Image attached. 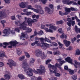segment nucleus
I'll use <instances>...</instances> for the list:
<instances>
[{"instance_id": "obj_1", "label": "nucleus", "mask_w": 80, "mask_h": 80, "mask_svg": "<svg viewBox=\"0 0 80 80\" xmlns=\"http://www.w3.org/2000/svg\"><path fill=\"white\" fill-rule=\"evenodd\" d=\"M22 68L24 70L25 73L29 77H32L33 76V70L29 68V66L26 62H23L22 65Z\"/></svg>"}, {"instance_id": "obj_2", "label": "nucleus", "mask_w": 80, "mask_h": 80, "mask_svg": "<svg viewBox=\"0 0 80 80\" xmlns=\"http://www.w3.org/2000/svg\"><path fill=\"white\" fill-rule=\"evenodd\" d=\"M18 43V42H17L16 41H12L9 43L4 42L3 43V45H4L5 46H3V48H6L7 46V45H11L10 46H8V48H12V46L14 47V46H15L16 45V44H17Z\"/></svg>"}, {"instance_id": "obj_3", "label": "nucleus", "mask_w": 80, "mask_h": 80, "mask_svg": "<svg viewBox=\"0 0 80 80\" xmlns=\"http://www.w3.org/2000/svg\"><path fill=\"white\" fill-rule=\"evenodd\" d=\"M24 20L25 21L21 25H27L28 24L29 26L30 27L32 26V18L25 17Z\"/></svg>"}, {"instance_id": "obj_4", "label": "nucleus", "mask_w": 80, "mask_h": 80, "mask_svg": "<svg viewBox=\"0 0 80 80\" xmlns=\"http://www.w3.org/2000/svg\"><path fill=\"white\" fill-rule=\"evenodd\" d=\"M35 53V55L37 57H40V56H41V58L43 59H44L45 58L47 57V55L45 54L44 53L42 54V52L39 49L36 50Z\"/></svg>"}, {"instance_id": "obj_5", "label": "nucleus", "mask_w": 80, "mask_h": 80, "mask_svg": "<svg viewBox=\"0 0 80 80\" xmlns=\"http://www.w3.org/2000/svg\"><path fill=\"white\" fill-rule=\"evenodd\" d=\"M57 60L58 62H60V63L61 64V65H60V64H57V63L55 64V67H57L58 68H59L60 70H62V68L60 67V66H62V64H63L65 63V62L63 60L61 61L62 60V58H61L60 56H58V58L57 59Z\"/></svg>"}, {"instance_id": "obj_6", "label": "nucleus", "mask_w": 80, "mask_h": 80, "mask_svg": "<svg viewBox=\"0 0 80 80\" xmlns=\"http://www.w3.org/2000/svg\"><path fill=\"white\" fill-rule=\"evenodd\" d=\"M20 28L22 29L23 30H26V32L28 33H30V32H31L32 31V29L28 28H26V25H20Z\"/></svg>"}, {"instance_id": "obj_7", "label": "nucleus", "mask_w": 80, "mask_h": 80, "mask_svg": "<svg viewBox=\"0 0 80 80\" xmlns=\"http://www.w3.org/2000/svg\"><path fill=\"white\" fill-rule=\"evenodd\" d=\"M62 2L64 4H67V5H71L72 3V5H77V3L74 2L73 1H70V0H63Z\"/></svg>"}, {"instance_id": "obj_8", "label": "nucleus", "mask_w": 80, "mask_h": 80, "mask_svg": "<svg viewBox=\"0 0 80 80\" xmlns=\"http://www.w3.org/2000/svg\"><path fill=\"white\" fill-rule=\"evenodd\" d=\"M8 62L9 63H7V64L10 67H12V66H14V67L17 66V63L13 61L12 59H9Z\"/></svg>"}, {"instance_id": "obj_9", "label": "nucleus", "mask_w": 80, "mask_h": 80, "mask_svg": "<svg viewBox=\"0 0 80 80\" xmlns=\"http://www.w3.org/2000/svg\"><path fill=\"white\" fill-rule=\"evenodd\" d=\"M12 33V34H13L14 35H15V32L13 31H11L10 32V30L9 29H5L3 31V33H4V34H6L7 35H8L10 33Z\"/></svg>"}, {"instance_id": "obj_10", "label": "nucleus", "mask_w": 80, "mask_h": 80, "mask_svg": "<svg viewBox=\"0 0 80 80\" xmlns=\"http://www.w3.org/2000/svg\"><path fill=\"white\" fill-rule=\"evenodd\" d=\"M37 70L40 74H42L43 73L45 72V68L43 66H40L39 69H38Z\"/></svg>"}, {"instance_id": "obj_11", "label": "nucleus", "mask_w": 80, "mask_h": 80, "mask_svg": "<svg viewBox=\"0 0 80 80\" xmlns=\"http://www.w3.org/2000/svg\"><path fill=\"white\" fill-rule=\"evenodd\" d=\"M50 72L52 73H54L56 77H60L61 76V74L57 72V69H55L53 71L52 70H51L50 69H49Z\"/></svg>"}, {"instance_id": "obj_12", "label": "nucleus", "mask_w": 80, "mask_h": 80, "mask_svg": "<svg viewBox=\"0 0 80 80\" xmlns=\"http://www.w3.org/2000/svg\"><path fill=\"white\" fill-rule=\"evenodd\" d=\"M38 45L39 46V47H41L43 49H45L44 48V46L47 48L50 47V44L49 45L47 43H45V42H43L42 43H40V44H38Z\"/></svg>"}, {"instance_id": "obj_13", "label": "nucleus", "mask_w": 80, "mask_h": 80, "mask_svg": "<svg viewBox=\"0 0 80 80\" xmlns=\"http://www.w3.org/2000/svg\"><path fill=\"white\" fill-rule=\"evenodd\" d=\"M6 11L3 10L0 12V19H2L3 18H5L6 17Z\"/></svg>"}, {"instance_id": "obj_14", "label": "nucleus", "mask_w": 80, "mask_h": 80, "mask_svg": "<svg viewBox=\"0 0 80 80\" xmlns=\"http://www.w3.org/2000/svg\"><path fill=\"white\" fill-rule=\"evenodd\" d=\"M28 5V2H22L19 4V6L21 8H24L26 7V6Z\"/></svg>"}, {"instance_id": "obj_15", "label": "nucleus", "mask_w": 80, "mask_h": 80, "mask_svg": "<svg viewBox=\"0 0 80 80\" xmlns=\"http://www.w3.org/2000/svg\"><path fill=\"white\" fill-rule=\"evenodd\" d=\"M53 26H51L49 27V29L48 28H45L44 30H45L46 32H50V33H53Z\"/></svg>"}, {"instance_id": "obj_16", "label": "nucleus", "mask_w": 80, "mask_h": 80, "mask_svg": "<svg viewBox=\"0 0 80 80\" xmlns=\"http://www.w3.org/2000/svg\"><path fill=\"white\" fill-rule=\"evenodd\" d=\"M79 62L77 60H74L71 62V64L73 65L75 68H78V65Z\"/></svg>"}, {"instance_id": "obj_17", "label": "nucleus", "mask_w": 80, "mask_h": 80, "mask_svg": "<svg viewBox=\"0 0 80 80\" xmlns=\"http://www.w3.org/2000/svg\"><path fill=\"white\" fill-rule=\"evenodd\" d=\"M35 12H36L37 13H39L41 15H43L45 13V12L42 9H36Z\"/></svg>"}, {"instance_id": "obj_18", "label": "nucleus", "mask_w": 80, "mask_h": 80, "mask_svg": "<svg viewBox=\"0 0 80 80\" xmlns=\"http://www.w3.org/2000/svg\"><path fill=\"white\" fill-rule=\"evenodd\" d=\"M63 42L64 45H65V46L67 47H69V46H70V44L71 43L70 41H68L66 40H63Z\"/></svg>"}, {"instance_id": "obj_19", "label": "nucleus", "mask_w": 80, "mask_h": 80, "mask_svg": "<svg viewBox=\"0 0 80 80\" xmlns=\"http://www.w3.org/2000/svg\"><path fill=\"white\" fill-rule=\"evenodd\" d=\"M45 12H47L49 14H51L53 13V11L50 9V8H49L48 7H46L45 8Z\"/></svg>"}, {"instance_id": "obj_20", "label": "nucleus", "mask_w": 80, "mask_h": 80, "mask_svg": "<svg viewBox=\"0 0 80 80\" xmlns=\"http://www.w3.org/2000/svg\"><path fill=\"white\" fill-rule=\"evenodd\" d=\"M5 74L4 76L5 78V79H7V80H9V79L10 78V76L8 75V74H10V72L7 71H6L5 72Z\"/></svg>"}, {"instance_id": "obj_21", "label": "nucleus", "mask_w": 80, "mask_h": 80, "mask_svg": "<svg viewBox=\"0 0 80 80\" xmlns=\"http://www.w3.org/2000/svg\"><path fill=\"white\" fill-rule=\"evenodd\" d=\"M65 12H64V15H68L70 12V8H65Z\"/></svg>"}, {"instance_id": "obj_22", "label": "nucleus", "mask_w": 80, "mask_h": 80, "mask_svg": "<svg viewBox=\"0 0 80 80\" xmlns=\"http://www.w3.org/2000/svg\"><path fill=\"white\" fill-rule=\"evenodd\" d=\"M65 60L66 62L71 64L73 61L72 59H71L70 57H68L66 58L65 59Z\"/></svg>"}, {"instance_id": "obj_23", "label": "nucleus", "mask_w": 80, "mask_h": 80, "mask_svg": "<svg viewBox=\"0 0 80 80\" xmlns=\"http://www.w3.org/2000/svg\"><path fill=\"white\" fill-rule=\"evenodd\" d=\"M36 44L39 47V46H38V45H40V41H35V42H34L33 43H32L31 45L32 46H34V45Z\"/></svg>"}, {"instance_id": "obj_24", "label": "nucleus", "mask_w": 80, "mask_h": 80, "mask_svg": "<svg viewBox=\"0 0 80 80\" xmlns=\"http://www.w3.org/2000/svg\"><path fill=\"white\" fill-rule=\"evenodd\" d=\"M46 27H51V26H53V30H56L57 29V27H56L55 26H53V25H52V24H46Z\"/></svg>"}, {"instance_id": "obj_25", "label": "nucleus", "mask_w": 80, "mask_h": 80, "mask_svg": "<svg viewBox=\"0 0 80 80\" xmlns=\"http://www.w3.org/2000/svg\"><path fill=\"white\" fill-rule=\"evenodd\" d=\"M15 24L16 25H18V26H19V27L20 28V25H22V23L21 24V22L20 21H19L18 22V21H17L15 22Z\"/></svg>"}, {"instance_id": "obj_26", "label": "nucleus", "mask_w": 80, "mask_h": 80, "mask_svg": "<svg viewBox=\"0 0 80 80\" xmlns=\"http://www.w3.org/2000/svg\"><path fill=\"white\" fill-rule=\"evenodd\" d=\"M5 57V52L3 51H0V58Z\"/></svg>"}, {"instance_id": "obj_27", "label": "nucleus", "mask_w": 80, "mask_h": 80, "mask_svg": "<svg viewBox=\"0 0 80 80\" xmlns=\"http://www.w3.org/2000/svg\"><path fill=\"white\" fill-rule=\"evenodd\" d=\"M18 77L20 79H21V80H23V79H24L25 78V77L23 74H19L18 75Z\"/></svg>"}, {"instance_id": "obj_28", "label": "nucleus", "mask_w": 80, "mask_h": 80, "mask_svg": "<svg viewBox=\"0 0 80 80\" xmlns=\"http://www.w3.org/2000/svg\"><path fill=\"white\" fill-rule=\"evenodd\" d=\"M28 8V9H30V10H33L34 12H35L36 10V9L32 7L31 5H29L27 7Z\"/></svg>"}, {"instance_id": "obj_29", "label": "nucleus", "mask_w": 80, "mask_h": 80, "mask_svg": "<svg viewBox=\"0 0 80 80\" xmlns=\"http://www.w3.org/2000/svg\"><path fill=\"white\" fill-rule=\"evenodd\" d=\"M48 68H52V70H55L56 68H55V66L54 65H52L51 64H49L48 65Z\"/></svg>"}, {"instance_id": "obj_30", "label": "nucleus", "mask_w": 80, "mask_h": 80, "mask_svg": "<svg viewBox=\"0 0 80 80\" xmlns=\"http://www.w3.org/2000/svg\"><path fill=\"white\" fill-rule=\"evenodd\" d=\"M67 36L64 33H63L61 36H60V38H67Z\"/></svg>"}, {"instance_id": "obj_31", "label": "nucleus", "mask_w": 80, "mask_h": 80, "mask_svg": "<svg viewBox=\"0 0 80 80\" xmlns=\"http://www.w3.org/2000/svg\"><path fill=\"white\" fill-rule=\"evenodd\" d=\"M80 55V50L79 49L76 50L75 55Z\"/></svg>"}, {"instance_id": "obj_32", "label": "nucleus", "mask_w": 80, "mask_h": 80, "mask_svg": "<svg viewBox=\"0 0 80 80\" xmlns=\"http://www.w3.org/2000/svg\"><path fill=\"white\" fill-rule=\"evenodd\" d=\"M51 44H50L51 47H57L58 46V44L55 42H51Z\"/></svg>"}, {"instance_id": "obj_33", "label": "nucleus", "mask_w": 80, "mask_h": 80, "mask_svg": "<svg viewBox=\"0 0 80 80\" xmlns=\"http://www.w3.org/2000/svg\"><path fill=\"white\" fill-rule=\"evenodd\" d=\"M54 55H60V52L59 51H57L56 52H53Z\"/></svg>"}, {"instance_id": "obj_34", "label": "nucleus", "mask_w": 80, "mask_h": 80, "mask_svg": "<svg viewBox=\"0 0 80 80\" xmlns=\"http://www.w3.org/2000/svg\"><path fill=\"white\" fill-rule=\"evenodd\" d=\"M22 35L20 37V39H22L23 40L22 38H25V35H26V33H21Z\"/></svg>"}, {"instance_id": "obj_35", "label": "nucleus", "mask_w": 80, "mask_h": 80, "mask_svg": "<svg viewBox=\"0 0 80 80\" xmlns=\"http://www.w3.org/2000/svg\"><path fill=\"white\" fill-rule=\"evenodd\" d=\"M25 57L24 56L20 57H19L18 58V60L19 61H22V60H23L25 59Z\"/></svg>"}, {"instance_id": "obj_36", "label": "nucleus", "mask_w": 80, "mask_h": 80, "mask_svg": "<svg viewBox=\"0 0 80 80\" xmlns=\"http://www.w3.org/2000/svg\"><path fill=\"white\" fill-rule=\"evenodd\" d=\"M68 71L70 75H73V74H74V72L73 70H72L70 69H69L68 70Z\"/></svg>"}, {"instance_id": "obj_37", "label": "nucleus", "mask_w": 80, "mask_h": 80, "mask_svg": "<svg viewBox=\"0 0 80 80\" xmlns=\"http://www.w3.org/2000/svg\"><path fill=\"white\" fill-rule=\"evenodd\" d=\"M58 43L59 45V48H62L63 46V44H62V43H61V42H59L58 41Z\"/></svg>"}, {"instance_id": "obj_38", "label": "nucleus", "mask_w": 80, "mask_h": 80, "mask_svg": "<svg viewBox=\"0 0 80 80\" xmlns=\"http://www.w3.org/2000/svg\"><path fill=\"white\" fill-rule=\"evenodd\" d=\"M63 23V21L62 20H60L58 21H57L56 22V24H57V25L62 24Z\"/></svg>"}, {"instance_id": "obj_39", "label": "nucleus", "mask_w": 80, "mask_h": 80, "mask_svg": "<svg viewBox=\"0 0 80 80\" xmlns=\"http://www.w3.org/2000/svg\"><path fill=\"white\" fill-rule=\"evenodd\" d=\"M4 1L6 4H9L11 2V0H2Z\"/></svg>"}, {"instance_id": "obj_40", "label": "nucleus", "mask_w": 80, "mask_h": 80, "mask_svg": "<svg viewBox=\"0 0 80 80\" xmlns=\"http://www.w3.org/2000/svg\"><path fill=\"white\" fill-rule=\"evenodd\" d=\"M75 30L77 32H79L80 33V29H79L77 27V26H75Z\"/></svg>"}, {"instance_id": "obj_41", "label": "nucleus", "mask_w": 80, "mask_h": 80, "mask_svg": "<svg viewBox=\"0 0 80 80\" xmlns=\"http://www.w3.org/2000/svg\"><path fill=\"white\" fill-rule=\"evenodd\" d=\"M22 53V51L20 50H18L17 51V55L18 56H20Z\"/></svg>"}, {"instance_id": "obj_42", "label": "nucleus", "mask_w": 80, "mask_h": 80, "mask_svg": "<svg viewBox=\"0 0 80 80\" xmlns=\"http://www.w3.org/2000/svg\"><path fill=\"white\" fill-rule=\"evenodd\" d=\"M24 53L27 58H30V55H29V54L28 52H24Z\"/></svg>"}, {"instance_id": "obj_43", "label": "nucleus", "mask_w": 80, "mask_h": 80, "mask_svg": "<svg viewBox=\"0 0 80 80\" xmlns=\"http://www.w3.org/2000/svg\"><path fill=\"white\" fill-rule=\"evenodd\" d=\"M72 78L73 80H77V76L76 75H73L72 76Z\"/></svg>"}, {"instance_id": "obj_44", "label": "nucleus", "mask_w": 80, "mask_h": 80, "mask_svg": "<svg viewBox=\"0 0 80 80\" xmlns=\"http://www.w3.org/2000/svg\"><path fill=\"white\" fill-rule=\"evenodd\" d=\"M35 62V60L34 59L31 58L30 59L29 61V63L30 64L31 63H34Z\"/></svg>"}, {"instance_id": "obj_45", "label": "nucleus", "mask_w": 80, "mask_h": 80, "mask_svg": "<svg viewBox=\"0 0 80 80\" xmlns=\"http://www.w3.org/2000/svg\"><path fill=\"white\" fill-rule=\"evenodd\" d=\"M35 8H37L38 9H39V8H40V9H41V8H42V7H41V6L40 5H35Z\"/></svg>"}, {"instance_id": "obj_46", "label": "nucleus", "mask_w": 80, "mask_h": 80, "mask_svg": "<svg viewBox=\"0 0 80 80\" xmlns=\"http://www.w3.org/2000/svg\"><path fill=\"white\" fill-rule=\"evenodd\" d=\"M70 9L72 11H78V9L76 8H71Z\"/></svg>"}, {"instance_id": "obj_47", "label": "nucleus", "mask_w": 80, "mask_h": 80, "mask_svg": "<svg viewBox=\"0 0 80 80\" xmlns=\"http://www.w3.org/2000/svg\"><path fill=\"white\" fill-rule=\"evenodd\" d=\"M39 39L41 41L40 42L39 41V42L40 43H43V41H44V40H45V39H44L42 38H39Z\"/></svg>"}, {"instance_id": "obj_48", "label": "nucleus", "mask_w": 80, "mask_h": 80, "mask_svg": "<svg viewBox=\"0 0 80 80\" xmlns=\"http://www.w3.org/2000/svg\"><path fill=\"white\" fill-rule=\"evenodd\" d=\"M43 34V32L42 30H40L39 32L38 33V35H42Z\"/></svg>"}, {"instance_id": "obj_49", "label": "nucleus", "mask_w": 80, "mask_h": 80, "mask_svg": "<svg viewBox=\"0 0 80 80\" xmlns=\"http://www.w3.org/2000/svg\"><path fill=\"white\" fill-rule=\"evenodd\" d=\"M32 14V12H27L26 13V15L28 16L29 15H31Z\"/></svg>"}, {"instance_id": "obj_50", "label": "nucleus", "mask_w": 80, "mask_h": 80, "mask_svg": "<svg viewBox=\"0 0 80 80\" xmlns=\"http://www.w3.org/2000/svg\"><path fill=\"white\" fill-rule=\"evenodd\" d=\"M58 31L60 33H62V32H63V30H62V28H60L58 30Z\"/></svg>"}, {"instance_id": "obj_51", "label": "nucleus", "mask_w": 80, "mask_h": 80, "mask_svg": "<svg viewBox=\"0 0 80 80\" xmlns=\"http://www.w3.org/2000/svg\"><path fill=\"white\" fill-rule=\"evenodd\" d=\"M38 21V19H32V23H35L36 22H37Z\"/></svg>"}, {"instance_id": "obj_52", "label": "nucleus", "mask_w": 80, "mask_h": 80, "mask_svg": "<svg viewBox=\"0 0 80 80\" xmlns=\"http://www.w3.org/2000/svg\"><path fill=\"white\" fill-rule=\"evenodd\" d=\"M51 61H52V60L51 59H48L46 62V65L48 64V63H49V62H50Z\"/></svg>"}, {"instance_id": "obj_53", "label": "nucleus", "mask_w": 80, "mask_h": 80, "mask_svg": "<svg viewBox=\"0 0 80 80\" xmlns=\"http://www.w3.org/2000/svg\"><path fill=\"white\" fill-rule=\"evenodd\" d=\"M47 0H41V2L43 4H45L47 3ZM49 1H50L51 0H49Z\"/></svg>"}, {"instance_id": "obj_54", "label": "nucleus", "mask_w": 80, "mask_h": 80, "mask_svg": "<svg viewBox=\"0 0 80 80\" xmlns=\"http://www.w3.org/2000/svg\"><path fill=\"white\" fill-rule=\"evenodd\" d=\"M16 17H18L19 19L21 20V19H22V17L21 16H20L19 15H16Z\"/></svg>"}, {"instance_id": "obj_55", "label": "nucleus", "mask_w": 80, "mask_h": 80, "mask_svg": "<svg viewBox=\"0 0 80 80\" xmlns=\"http://www.w3.org/2000/svg\"><path fill=\"white\" fill-rule=\"evenodd\" d=\"M49 7L51 8V9H52V8H53V5L52 4H49Z\"/></svg>"}, {"instance_id": "obj_56", "label": "nucleus", "mask_w": 80, "mask_h": 80, "mask_svg": "<svg viewBox=\"0 0 80 80\" xmlns=\"http://www.w3.org/2000/svg\"><path fill=\"white\" fill-rule=\"evenodd\" d=\"M45 40L46 42H50V40H49L48 38H45Z\"/></svg>"}, {"instance_id": "obj_57", "label": "nucleus", "mask_w": 80, "mask_h": 80, "mask_svg": "<svg viewBox=\"0 0 80 80\" xmlns=\"http://www.w3.org/2000/svg\"><path fill=\"white\" fill-rule=\"evenodd\" d=\"M31 80H37V78L35 76L32 77L31 78Z\"/></svg>"}, {"instance_id": "obj_58", "label": "nucleus", "mask_w": 80, "mask_h": 80, "mask_svg": "<svg viewBox=\"0 0 80 80\" xmlns=\"http://www.w3.org/2000/svg\"><path fill=\"white\" fill-rule=\"evenodd\" d=\"M59 15H65L64 14V13H63L61 11H60L59 12Z\"/></svg>"}, {"instance_id": "obj_59", "label": "nucleus", "mask_w": 80, "mask_h": 80, "mask_svg": "<svg viewBox=\"0 0 80 80\" xmlns=\"http://www.w3.org/2000/svg\"><path fill=\"white\" fill-rule=\"evenodd\" d=\"M4 65V63L2 62H0V67H2Z\"/></svg>"}, {"instance_id": "obj_60", "label": "nucleus", "mask_w": 80, "mask_h": 80, "mask_svg": "<svg viewBox=\"0 0 80 80\" xmlns=\"http://www.w3.org/2000/svg\"><path fill=\"white\" fill-rule=\"evenodd\" d=\"M38 34V33L37 32V31H36V30H35L34 32V35L35 36H36Z\"/></svg>"}, {"instance_id": "obj_61", "label": "nucleus", "mask_w": 80, "mask_h": 80, "mask_svg": "<svg viewBox=\"0 0 80 80\" xmlns=\"http://www.w3.org/2000/svg\"><path fill=\"white\" fill-rule=\"evenodd\" d=\"M15 31H16V32H20L19 29L17 28H15Z\"/></svg>"}, {"instance_id": "obj_62", "label": "nucleus", "mask_w": 80, "mask_h": 80, "mask_svg": "<svg viewBox=\"0 0 80 80\" xmlns=\"http://www.w3.org/2000/svg\"><path fill=\"white\" fill-rule=\"evenodd\" d=\"M68 50H73V48L72 46H69L68 48Z\"/></svg>"}, {"instance_id": "obj_63", "label": "nucleus", "mask_w": 80, "mask_h": 80, "mask_svg": "<svg viewBox=\"0 0 80 80\" xmlns=\"http://www.w3.org/2000/svg\"><path fill=\"white\" fill-rule=\"evenodd\" d=\"M22 12H24L25 13H27V10L24 9L22 10Z\"/></svg>"}, {"instance_id": "obj_64", "label": "nucleus", "mask_w": 80, "mask_h": 80, "mask_svg": "<svg viewBox=\"0 0 80 80\" xmlns=\"http://www.w3.org/2000/svg\"><path fill=\"white\" fill-rule=\"evenodd\" d=\"M42 80V78L40 77H38L37 78H36V80Z\"/></svg>"}]
</instances>
